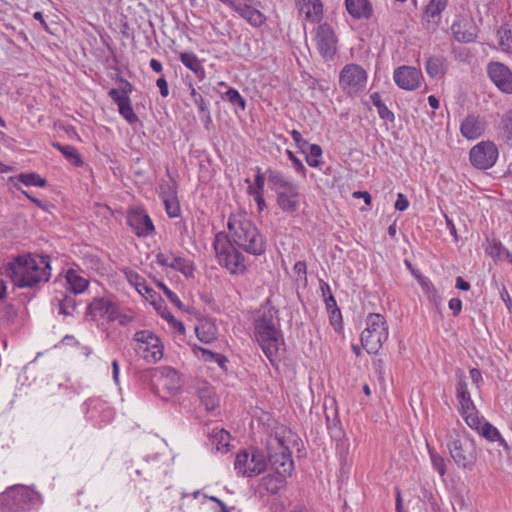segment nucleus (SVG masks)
I'll return each instance as SVG.
<instances>
[{
	"label": "nucleus",
	"instance_id": "f257e3e1",
	"mask_svg": "<svg viewBox=\"0 0 512 512\" xmlns=\"http://www.w3.org/2000/svg\"><path fill=\"white\" fill-rule=\"evenodd\" d=\"M50 258L46 255H21L8 263L5 275L20 288L34 287L50 278Z\"/></svg>",
	"mask_w": 512,
	"mask_h": 512
},
{
	"label": "nucleus",
	"instance_id": "f03ea898",
	"mask_svg": "<svg viewBox=\"0 0 512 512\" xmlns=\"http://www.w3.org/2000/svg\"><path fill=\"white\" fill-rule=\"evenodd\" d=\"M296 433L284 425L275 427L273 434L267 440L268 460L275 474L290 476L294 468L291 449L299 445Z\"/></svg>",
	"mask_w": 512,
	"mask_h": 512
},
{
	"label": "nucleus",
	"instance_id": "7ed1b4c3",
	"mask_svg": "<svg viewBox=\"0 0 512 512\" xmlns=\"http://www.w3.org/2000/svg\"><path fill=\"white\" fill-rule=\"evenodd\" d=\"M228 229L234 244L247 253L261 255L265 252L262 235L245 214L232 215L228 220Z\"/></svg>",
	"mask_w": 512,
	"mask_h": 512
},
{
	"label": "nucleus",
	"instance_id": "20e7f679",
	"mask_svg": "<svg viewBox=\"0 0 512 512\" xmlns=\"http://www.w3.org/2000/svg\"><path fill=\"white\" fill-rule=\"evenodd\" d=\"M277 318L271 309L264 311L255 323V337L269 361L274 364L283 350V339L277 329Z\"/></svg>",
	"mask_w": 512,
	"mask_h": 512
},
{
	"label": "nucleus",
	"instance_id": "39448f33",
	"mask_svg": "<svg viewBox=\"0 0 512 512\" xmlns=\"http://www.w3.org/2000/svg\"><path fill=\"white\" fill-rule=\"evenodd\" d=\"M268 182L276 192L277 204L286 213H294L300 205V194L296 184L285 178L280 172L269 169Z\"/></svg>",
	"mask_w": 512,
	"mask_h": 512
},
{
	"label": "nucleus",
	"instance_id": "423d86ee",
	"mask_svg": "<svg viewBox=\"0 0 512 512\" xmlns=\"http://www.w3.org/2000/svg\"><path fill=\"white\" fill-rule=\"evenodd\" d=\"M450 455L459 468L471 470L477 461L476 445L473 439L461 435L459 431L448 433Z\"/></svg>",
	"mask_w": 512,
	"mask_h": 512
},
{
	"label": "nucleus",
	"instance_id": "0eeeda50",
	"mask_svg": "<svg viewBox=\"0 0 512 512\" xmlns=\"http://www.w3.org/2000/svg\"><path fill=\"white\" fill-rule=\"evenodd\" d=\"M367 327L361 333V343L368 353H377L388 339V326L385 318L371 313L366 319Z\"/></svg>",
	"mask_w": 512,
	"mask_h": 512
},
{
	"label": "nucleus",
	"instance_id": "6e6552de",
	"mask_svg": "<svg viewBox=\"0 0 512 512\" xmlns=\"http://www.w3.org/2000/svg\"><path fill=\"white\" fill-rule=\"evenodd\" d=\"M214 249L219 264L232 274H241L245 271L243 256L236 250L226 234L218 233L215 236Z\"/></svg>",
	"mask_w": 512,
	"mask_h": 512
},
{
	"label": "nucleus",
	"instance_id": "1a4fd4ad",
	"mask_svg": "<svg viewBox=\"0 0 512 512\" xmlns=\"http://www.w3.org/2000/svg\"><path fill=\"white\" fill-rule=\"evenodd\" d=\"M455 389L460 415L468 426L477 425L479 422V412L471 399V393L475 388L469 385V381L463 372L457 374Z\"/></svg>",
	"mask_w": 512,
	"mask_h": 512
},
{
	"label": "nucleus",
	"instance_id": "9d476101",
	"mask_svg": "<svg viewBox=\"0 0 512 512\" xmlns=\"http://www.w3.org/2000/svg\"><path fill=\"white\" fill-rule=\"evenodd\" d=\"M135 352L149 363H156L163 356V345L158 336L148 330L138 331L134 335Z\"/></svg>",
	"mask_w": 512,
	"mask_h": 512
},
{
	"label": "nucleus",
	"instance_id": "9b49d317",
	"mask_svg": "<svg viewBox=\"0 0 512 512\" xmlns=\"http://www.w3.org/2000/svg\"><path fill=\"white\" fill-rule=\"evenodd\" d=\"M367 84L366 71L357 64H347L339 74V86L349 95L363 91Z\"/></svg>",
	"mask_w": 512,
	"mask_h": 512
},
{
	"label": "nucleus",
	"instance_id": "f8f14e48",
	"mask_svg": "<svg viewBox=\"0 0 512 512\" xmlns=\"http://www.w3.org/2000/svg\"><path fill=\"white\" fill-rule=\"evenodd\" d=\"M234 467L238 474L253 477L265 471L266 461L259 451L249 453L244 450L237 454Z\"/></svg>",
	"mask_w": 512,
	"mask_h": 512
},
{
	"label": "nucleus",
	"instance_id": "ddd939ff",
	"mask_svg": "<svg viewBox=\"0 0 512 512\" xmlns=\"http://www.w3.org/2000/svg\"><path fill=\"white\" fill-rule=\"evenodd\" d=\"M314 42L319 54L324 59H332L337 51V37L333 28L327 24H320L314 30Z\"/></svg>",
	"mask_w": 512,
	"mask_h": 512
},
{
	"label": "nucleus",
	"instance_id": "4468645a",
	"mask_svg": "<svg viewBox=\"0 0 512 512\" xmlns=\"http://www.w3.org/2000/svg\"><path fill=\"white\" fill-rule=\"evenodd\" d=\"M498 157V149L493 142L483 141L470 150V161L479 169L492 167Z\"/></svg>",
	"mask_w": 512,
	"mask_h": 512
},
{
	"label": "nucleus",
	"instance_id": "2eb2a0df",
	"mask_svg": "<svg viewBox=\"0 0 512 512\" xmlns=\"http://www.w3.org/2000/svg\"><path fill=\"white\" fill-rule=\"evenodd\" d=\"M488 74L493 83L504 93H512V72L502 63L488 65Z\"/></svg>",
	"mask_w": 512,
	"mask_h": 512
},
{
	"label": "nucleus",
	"instance_id": "dca6fc26",
	"mask_svg": "<svg viewBox=\"0 0 512 512\" xmlns=\"http://www.w3.org/2000/svg\"><path fill=\"white\" fill-rule=\"evenodd\" d=\"M396 84L405 90H415L422 80L420 70L411 66H401L394 71L393 75Z\"/></svg>",
	"mask_w": 512,
	"mask_h": 512
},
{
	"label": "nucleus",
	"instance_id": "f3484780",
	"mask_svg": "<svg viewBox=\"0 0 512 512\" xmlns=\"http://www.w3.org/2000/svg\"><path fill=\"white\" fill-rule=\"evenodd\" d=\"M299 13L310 23H319L323 18V4L320 0H295Z\"/></svg>",
	"mask_w": 512,
	"mask_h": 512
},
{
	"label": "nucleus",
	"instance_id": "a211bd4d",
	"mask_svg": "<svg viewBox=\"0 0 512 512\" xmlns=\"http://www.w3.org/2000/svg\"><path fill=\"white\" fill-rule=\"evenodd\" d=\"M127 221L129 226L138 236H147L154 230L150 217L142 210H132L129 212Z\"/></svg>",
	"mask_w": 512,
	"mask_h": 512
},
{
	"label": "nucleus",
	"instance_id": "6ab92c4d",
	"mask_svg": "<svg viewBox=\"0 0 512 512\" xmlns=\"http://www.w3.org/2000/svg\"><path fill=\"white\" fill-rule=\"evenodd\" d=\"M87 314L93 317L106 316L108 320L114 321L118 316V308L110 300L98 298L88 306Z\"/></svg>",
	"mask_w": 512,
	"mask_h": 512
},
{
	"label": "nucleus",
	"instance_id": "aec40b11",
	"mask_svg": "<svg viewBox=\"0 0 512 512\" xmlns=\"http://www.w3.org/2000/svg\"><path fill=\"white\" fill-rule=\"evenodd\" d=\"M485 121L474 115L467 116L461 123L460 132L468 140L479 138L485 131Z\"/></svg>",
	"mask_w": 512,
	"mask_h": 512
},
{
	"label": "nucleus",
	"instance_id": "412c9836",
	"mask_svg": "<svg viewBox=\"0 0 512 512\" xmlns=\"http://www.w3.org/2000/svg\"><path fill=\"white\" fill-rule=\"evenodd\" d=\"M471 429L477 431L482 437L491 442H499L505 449L508 448L507 442L502 438L498 429L479 415V422L475 426H469Z\"/></svg>",
	"mask_w": 512,
	"mask_h": 512
},
{
	"label": "nucleus",
	"instance_id": "4be33fe9",
	"mask_svg": "<svg viewBox=\"0 0 512 512\" xmlns=\"http://www.w3.org/2000/svg\"><path fill=\"white\" fill-rule=\"evenodd\" d=\"M345 6L348 13L355 19H368L372 14L368 0H346Z\"/></svg>",
	"mask_w": 512,
	"mask_h": 512
},
{
	"label": "nucleus",
	"instance_id": "5701e85b",
	"mask_svg": "<svg viewBox=\"0 0 512 512\" xmlns=\"http://www.w3.org/2000/svg\"><path fill=\"white\" fill-rule=\"evenodd\" d=\"M198 339L203 343H211L216 339L217 327L211 319H201L195 327Z\"/></svg>",
	"mask_w": 512,
	"mask_h": 512
},
{
	"label": "nucleus",
	"instance_id": "b1692460",
	"mask_svg": "<svg viewBox=\"0 0 512 512\" xmlns=\"http://www.w3.org/2000/svg\"><path fill=\"white\" fill-rule=\"evenodd\" d=\"M66 282L70 290L74 294H80L88 287V280L80 276L79 273L73 269H69L66 273Z\"/></svg>",
	"mask_w": 512,
	"mask_h": 512
},
{
	"label": "nucleus",
	"instance_id": "393cba45",
	"mask_svg": "<svg viewBox=\"0 0 512 512\" xmlns=\"http://www.w3.org/2000/svg\"><path fill=\"white\" fill-rule=\"evenodd\" d=\"M230 434L224 430L215 428L210 436L211 444L217 451H225L229 446Z\"/></svg>",
	"mask_w": 512,
	"mask_h": 512
},
{
	"label": "nucleus",
	"instance_id": "a878e982",
	"mask_svg": "<svg viewBox=\"0 0 512 512\" xmlns=\"http://www.w3.org/2000/svg\"><path fill=\"white\" fill-rule=\"evenodd\" d=\"M181 62L193 71L198 77H203L204 69L198 57L190 52L180 53Z\"/></svg>",
	"mask_w": 512,
	"mask_h": 512
},
{
	"label": "nucleus",
	"instance_id": "bb28decb",
	"mask_svg": "<svg viewBox=\"0 0 512 512\" xmlns=\"http://www.w3.org/2000/svg\"><path fill=\"white\" fill-rule=\"evenodd\" d=\"M488 254L495 260H507L512 263V254L498 241H492L487 248Z\"/></svg>",
	"mask_w": 512,
	"mask_h": 512
},
{
	"label": "nucleus",
	"instance_id": "cd10ccee",
	"mask_svg": "<svg viewBox=\"0 0 512 512\" xmlns=\"http://www.w3.org/2000/svg\"><path fill=\"white\" fill-rule=\"evenodd\" d=\"M452 30L455 38L460 42L469 43L474 41L477 37L475 29H466V24H454Z\"/></svg>",
	"mask_w": 512,
	"mask_h": 512
},
{
	"label": "nucleus",
	"instance_id": "c85d7f7f",
	"mask_svg": "<svg viewBox=\"0 0 512 512\" xmlns=\"http://www.w3.org/2000/svg\"><path fill=\"white\" fill-rule=\"evenodd\" d=\"M137 291L147 300L151 302V304L155 307L159 312L162 309V299L157 295V293L150 287L146 286L145 283H137L136 284Z\"/></svg>",
	"mask_w": 512,
	"mask_h": 512
},
{
	"label": "nucleus",
	"instance_id": "c756f323",
	"mask_svg": "<svg viewBox=\"0 0 512 512\" xmlns=\"http://www.w3.org/2000/svg\"><path fill=\"white\" fill-rule=\"evenodd\" d=\"M199 398L205 409L210 411L214 410L218 405L219 400L212 388L205 387L199 390Z\"/></svg>",
	"mask_w": 512,
	"mask_h": 512
},
{
	"label": "nucleus",
	"instance_id": "7c9ffc66",
	"mask_svg": "<svg viewBox=\"0 0 512 512\" xmlns=\"http://www.w3.org/2000/svg\"><path fill=\"white\" fill-rule=\"evenodd\" d=\"M287 477L288 476H281L278 474L267 475L266 477L263 478V486L271 494H276L283 486V483Z\"/></svg>",
	"mask_w": 512,
	"mask_h": 512
},
{
	"label": "nucleus",
	"instance_id": "2f4dec72",
	"mask_svg": "<svg viewBox=\"0 0 512 512\" xmlns=\"http://www.w3.org/2000/svg\"><path fill=\"white\" fill-rule=\"evenodd\" d=\"M170 267L181 272L185 276H192L194 272V266L191 261L172 255Z\"/></svg>",
	"mask_w": 512,
	"mask_h": 512
},
{
	"label": "nucleus",
	"instance_id": "473e14b6",
	"mask_svg": "<svg viewBox=\"0 0 512 512\" xmlns=\"http://www.w3.org/2000/svg\"><path fill=\"white\" fill-rule=\"evenodd\" d=\"M53 146L59 150L67 160H69L71 163H73L75 166H81L82 160L80 157V154L73 146H63L59 143H53Z\"/></svg>",
	"mask_w": 512,
	"mask_h": 512
},
{
	"label": "nucleus",
	"instance_id": "72a5a7b5",
	"mask_svg": "<svg viewBox=\"0 0 512 512\" xmlns=\"http://www.w3.org/2000/svg\"><path fill=\"white\" fill-rule=\"evenodd\" d=\"M426 72L432 78L441 77L444 74L443 61L440 58L430 57L426 61Z\"/></svg>",
	"mask_w": 512,
	"mask_h": 512
},
{
	"label": "nucleus",
	"instance_id": "f704fd0d",
	"mask_svg": "<svg viewBox=\"0 0 512 512\" xmlns=\"http://www.w3.org/2000/svg\"><path fill=\"white\" fill-rule=\"evenodd\" d=\"M162 378L169 390L174 391L179 388L180 378L176 370L172 368H164L162 371Z\"/></svg>",
	"mask_w": 512,
	"mask_h": 512
},
{
	"label": "nucleus",
	"instance_id": "c9c22d12",
	"mask_svg": "<svg viewBox=\"0 0 512 512\" xmlns=\"http://www.w3.org/2000/svg\"><path fill=\"white\" fill-rule=\"evenodd\" d=\"M237 12H239L241 14V16L246 18L251 24H253L255 26H258V25L262 24V22H263V15L258 10H255L251 7H248V6L240 7L239 6V10Z\"/></svg>",
	"mask_w": 512,
	"mask_h": 512
},
{
	"label": "nucleus",
	"instance_id": "e433bc0d",
	"mask_svg": "<svg viewBox=\"0 0 512 512\" xmlns=\"http://www.w3.org/2000/svg\"><path fill=\"white\" fill-rule=\"evenodd\" d=\"M499 45L507 53H512V30L500 28L498 30Z\"/></svg>",
	"mask_w": 512,
	"mask_h": 512
},
{
	"label": "nucleus",
	"instance_id": "4c0bfd02",
	"mask_svg": "<svg viewBox=\"0 0 512 512\" xmlns=\"http://www.w3.org/2000/svg\"><path fill=\"white\" fill-rule=\"evenodd\" d=\"M309 152L306 155V161L311 167H318L321 163L322 149L319 145L309 144Z\"/></svg>",
	"mask_w": 512,
	"mask_h": 512
},
{
	"label": "nucleus",
	"instance_id": "58836bf2",
	"mask_svg": "<svg viewBox=\"0 0 512 512\" xmlns=\"http://www.w3.org/2000/svg\"><path fill=\"white\" fill-rule=\"evenodd\" d=\"M446 5L447 0H430L425 11L426 17L434 19L440 15V13L445 9Z\"/></svg>",
	"mask_w": 512,
	"mask_h": 512
},
{
	"label": "nucleus",
	"instance_id": "ea45409f",
	"mask_svg": "<svg viewBox=\"0 0 512 512\" xmlns=\"http://www.w3.org/2000/svg\"><path fill=\"white\" fill-rule=\"evenodd\" d=\"M163 202L165 205V209L169 217L175 218L180 214V206L177 197L172 194L170 196L164 197Z\"/></svg>",
	"mask_w": 512,
	"mask_h": 512
},
{
	"label": "nucleus",
	"instance_id": "a19ab883",
	"mask_svg": "<svg viewBox=\"0 0 512 512\" xmlns=\"http://www.w3.org/2000/svg\"><path fill=\"white\" fill-rule=\"evenodd\" d=\"M18 180L26 186H39L43 187L46 184V180L41 178L36 173H24L18 176Z\"/></svg>",
	"mask_w": 512,
	"mask_h": 512
},
{
	"label": "nucleus",
	"instance_id": "79ce46f5",
	"mask_svg": "<svg viewBox=\"0 0 512 512\" xmlns=\"http://www.w3.org/2000/svg\"><path fill=\"white\" fill-rule=\"evenodd\" d=\"M372 103L377 107L379 116L382 119L386 120H392L393 119V113L385 106V104L382 102L381 97L378 93H373L371 96Z\"/></svg>",
	"mask_w": 512,
	"mask_h": 512
},
{
	"label": "nucleus",
	"instance_id": "37998d69",
	"mask_svg": "<svg viewBox=\"0 0 512 512\" xmlns=\"http://www.w3.org/2000/svg\"><path fill=\"white\" fill-rule=\"evenodd\" d=\"M60 313L64 315H72L76 309L75 297L72 295H65L62 299L58 300Z\"/></svg>",
	"mask_w": 512,
	"mask_h": 512
},
{
	"label": "nucleus",
	"instance_id": "c03bdc74",
	"mask_svg": "<svg viewBox=\"0 0 512 512\" xmlns=\"http://www.w3.org/2000/svg\"><path fill=\"white\" fill-rule=\"evenodd\" d=\"M118 109L120 114L130 123L134 124L138 122V117L134 113V110L131 106L130 99L128 98L126 101L118 105Z\"/></svg>",
	"mask_w": 512,
	"mask_h": 512
},
{
	"label": "nucleus",
	"instance_id": "a18cd8bd",
	"mask_svg": "<svg viewBox=\"0 0 512 512\" xmlns=\"http://www.w3.org/2000/svg\"><path fill=\"white\" fill-rule=\"evenodd\" d=\"M430 457L434 469L437 470L441 477H443L446 473V465L444 458L432 451H430Z\"/></svg>",
	"mask_w": 512,
	"mask_h": 512
},
{
	"label": "nucleus",
	"instance_id": "49530a36",
	"mask_svg": "<svg viewBox=\"0 0 512 512\" xmlns=\"http://www.w3.org/2000/svg\"><path fill=\"white\" fill-rule=\"evenodd\" d=\"M227 99L233 104L241 107L242 110L245 109L246 102L243 97L239 94L236 89L230 88L226 92Z\"/></svg>",
	"mask_w": 512,
	"mask_h": 512
},
{
	"label": "nucleus",
	"instance_id": "de8ad7c7",
	"mask_svg": "<svg viewBox=\"0 0 512 512\" xmlns=\"http://www.w3.org/2000/svg\"><path fill=\"white\" fill-rule=\"evenodd\" d=\"M505 136L512 144V110L508 111L502 118Z\"/></svg>",
	"mask_w": 512,
	"mask_h": 512
},
{
	"label": "nucleus",
	"instance_id": "09e8293b",
	"mask_svg": "<svg viewBox=\"0 0 512 512\" xmlns=\"http://www.w3.org/2000/svg\"><path fill=\"white\" fill-rule=\"evenodd\" d=\"M330 322L336 332H340L342 329V315L338 308L331 310Z\"/></svg>",
	"mask_w": 512,
	"mask_h": 512
},
{
	"label": "nucleus",
	"instance_id": "8fccbe9b",
	"mask_svg": "<svg viewBox=\"0 0 512 512\" xmlns=\"http://www.w3.org/2000/svg\"><path fill=\"white\" fill-rule=\"evenodd\" d=\"M158 286L162 289V291L164 292V294L167 296V298L175 305L177 306L178 308H182L183 307V303L181 302V300L179 299V297L174 293L172 292L166 285H164L163 283H159Z\"/></svg>",
	"mask_w": 512,
	"mask_h": 512
},
{
	"label": "nucleus",
	"instance_id": "3c124183",
	"mask_svg": "<svg viewBox=\"0 0 512 512\" xmlns=\"http://www.w3.org/2000/svg\"><path fill=\"white\" fill-rule=\"evenodd\" d=\"M469 381V385L474 387L475 390L479 389V383L482 381V375L481 372L473 368L469 371V378H467Z\"/></svg>",
	"mask_w": 512,
	"mask_h": 512
},
{
	"label": "nucleus",
	"instance_id": "603ef678",
	"mask_svg": "<svg viewBox=\"0 0 512 512\" xmlns=\"http://www.w3.org/2000/svg\"><path fill=\"white\" fill-rule=\"evenodd\" d=\"M265 178L261 174V169L257 168V173L255 176V187H250L249 192H263Z\"/></svg>",
	"mask_w": 512,
	"mask_h": 512
},
{
	"label": "nucleus",
	"instance_id": "864d4df0",
	"mask_svg": "<svg viewBox=\"0 0 512 512\" xmlns=\"http://www.w3.org/2000/svg\"><path fill=\"white\" fill-rule=\"evenodd\" d=\"M190 90H191V98L194 102V104H196L199 109L201 111H205L206 110V106H205V103H204V99L202 97V95L196 91L195 88H193L191 85H190Z\"/></svg>",
	"mask_w": 512,
	"mask_h": 512
},
{
	"label": "nucleus",
	"instance_id": "5fc2aeb1",
	"mask_svg": "<svg viewBox=\"0 0 512 512\" xmlns=\"http://www.w3.org/2000/svg\"><path fill=\"white\" fill-rule=\"evenodd\" d=\"M109 96L117 105H120L129 98L125 92H120L117 89H111Z\"/></svg>",
	"mask_w": 512,
	"mask_h": 512
},
{
	"label": "nucleus",
	"instance_id": "6e6d98bb",
	"mask_svg": "<svg viewBox=\"0 0 512 512\" xmlns=\"http://www.w3.org/2000/svg\"><path fill=\"white\" fill-rule=\"evenodd\" d=\"M409 206V201L406 196L402 193H398L397 200L395 202V209L398 211H405Z\"/></svg>",
	"mask_w": 512,
	"mask_h": 512
},
{
	"label": "nucleus",
	"instance_id": "4d7b16f0",
	"mask_svg": "<svg viewBox=\"0 0 512 512\" xmlns=\"http://www.w3.org/2000/svg\"><path fill=\"white\" fill-rule=\"evenodd\" d=\"M156 85L159 88L162 97H167L169 95L168 83L164 77L157 79Z\"/></svg>",
	"mask_w": 512,
	"mask_h": 512
},
{
	"label": "nucleus",
	"instance_id": "13d9d810",
	"mask_svg": "<svg viewBox=\"0 0 512 512\" xmlns=\"http://www.w3.org/2000/svg\"><path fill=\"white\" fill-rule=\"evenodd\" d=\"M287 155H288L289 159L292 161V163L294 164L295 169L304 174L305 167H304L303 163L300 161V159L297 158L294 155V153H292L291 151H287Z\"/></svg>",
	"mask_w": 512,
	"mask_h": 512
},
{
	"label": "nucleus",
	"instance_id": "bf43d9fd",
	"mask_svg": "<svg viewBox=\"0 0 512 512\" xmlns=\"http://www.w3.org/2000/svg\"><path fill=\"white\" fill-rule=\"evenodd\" d=\"M449 308L453 311L454 315H458L462 309V302L459 298H452L449 301Z\"/></svg>",
	"mask_w": 512,
	"mask_h": 512
},
{
	"label": "nucleus",
	"instance_id": "052dcab7",
	"mask_svg": "<svg viewBox=\"0 0 512 512\" xmlns=\"http://www.w3.org/2000/svg\"><path fill=\"white\" fill-rule=\"evenodd\" d=\"M291 136L299 147L303 148L304 146L309 145L308 142L302 138L301 133L297 130H292Z\"/></svg>",
	"mask_w": 512,
	"mask_h": 512
},
{
	"label": "nucleus",
	"instance_id": "680f3d73",
	"mask_svg": "<svg viewBox=\"0 0 512 512\" xmlns=\"http://www.w3.org/2000/svg\"><path fill=\"white\" fill-rule=\"evenodd\" d=\"M254 196V199L258 205L259 210H263L265 207V200L263 197V192H250Z\"/></svg>",
	"mask_w": 512,
	"mask_h": 512
},
{
	"label": "nucleus",
	"instance_id": "e2e57ef3",
	"mask_svg": "<svg viewBox=\"0 0 512 512\" xmlns=\"http://www.w3.org/2000/svg\"><path fill=\"white\" fill-rule=\"evenodd\" d=\"M353 197L354 198H362L366 205H370L371 204V196L366 191H356V192L353 193Z\"/></svg>",
	"mask_w": 512,
	"mask_h": 512
},
{
	"label": "nucleus",
	"instance_id": "0e129e2a",
	"mask_svg": "<svg viewBox=\"0 0 512 512\" xmlns=\"http://www.w3.org/2000/svg\"><path fill=\"white\" fill-rule=\"evenodd\" d=\"M201 354H202V358L205 360V361H212V360H215L216 356H217V353H213L212 351L210 350H207V349H204V348H199Z\"/></svg>",
	"mask_w": 512,
	"mask_h": 512
},
{
	"label": "nucleus",
	"instance_id": "69168bd1",
	"mask_svg": "<svg viewBox=\"0 0 512 512\" xmlns=\"http://www.w3.org/2000/svg\"><path fill=\"white\" fill-rule=\"evenodd\" d=\"M157 263L162 266L170 267L171 261H169V257L163 253H158L156 256Z\"/></svg>",
	"mask_w": 512,
	"mask_h": 512
},
{
	"label": "nucleus",
	"instance_id": "338daca9",
	"mask_svg": "<svg viewBox=\"0 0 512 512\" xmlns=\"http://www.w3.org/2000/svg\"><path fill=\"white\" fill-rule=\"evenodd\" d=\"M456 287L460 290L467 291L470 289V284L463 280L462 277H457L456 279Z\"/></svg>",
	"mask_w": 512,
	"mask_h": 512
},
{
	"label": "nucleus",
	"instance_id": "774afa93",
	"mask_svg": "<svg viewBox=\"0 0 512 512\" xmlns=\"http://www.w3.org/2000/svg\"><path fill=\"white\" fill-rule=\"evenodd\" d=\"M294 270L297 274H306V263L304 261H298L294 265Z\"/></svg>",
	"mask_w": 512,
	"mask_h": 512
}]
</instances>
